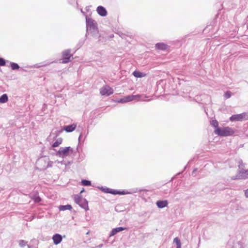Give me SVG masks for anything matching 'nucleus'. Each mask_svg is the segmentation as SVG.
Masks as SVG:
<instances>
[{"instance_id":"obj_25","label":"nucleus","mask_w":248,"mask_h":248,"mask_svg":"<svg viewBox=\"0 0 248 248\" xmlns=\"http://www.w3.org/2000/svg\"><path fill=\"white\" fill-rule=\"evenodd\" d=\"M173 242L176 244L177 246L181 244L180 241L178 237L175 238L173 240Z\"/></svg>"},{"instance_id":"obj_29","label":"nucleus","mask_w":248,"mask_h":248,"mask_svg":"<svg viewBox=\"0 0 248 248\" xmlns=\"http://www.w3.org/2000/svg\"><path fill=\"white\" fill-rule=\"evenodd\" d=\"M245 192V195L246 196V198H248V189L245 190L244 191Z\"/></svg>"},{"instance_id":"obj_33","label":"nucleus","mask_w":248,"mask_h":248,"mask_svg":"<svg viewBox=\"0 0 248 248\" xmlns=\"http://www.w3.org/2000/svg\"><path fill=\"white\" fill-rule=\"evenodd\" d=\"M84 191V189H83L81 191L80 193H81L83 192Z\"/></svg>"},{"instance_id":"obj_5","label":"nucleus","mask_w":248,"mask_h":248,"mask_svg":"<svg viewBox=\"0 0 248 248\" xmlns=\"http://www.w3.org/2000/svg\"><path fill=\"white\" fill-rule=\"evenodd\" d=\"M248 115L246 113H242L239 114H235L232 115L230 120L231 121H241L243 120L246 119Z\"/></svg>"},{"instance_id":"obj_28","label":"nucleus","mask_w":248,"mask_h":248,"mask_svg":"<svg viewBox=\"0 0 248 248\" xmlns=\"http://www.w3.org/2000/svg\"><path fill=\"white\" fill-rule=\"evenodd\" d=\"M116 229H113L111 232H110V236H113V235H114L115 234H116L117 232L116 231Z\"/></svg>"},{"instance_id":"obj_8","label":"nucleus","mask_w":248,"mask_h":248,"mask_svg":"<svg viewBox=\"0 0 248 248\" xmlns=\"http://www.w3.org/2000/svg\"><path fill=\"white\" fill-rule=\"evenodd\" d=\"M139 97V95H129L124 97V98L121 99L120 100H119L118 102L119 103H126L127 102H129L131 101H132L137 98Z\"/></svg>"},{"instance_id":"obj_17","label":"nucleus","mask_w":248,"mask_h":248,"mask_svg":"<svg viewBox=\"0 0 248 248\" xmlns=\"http://www.w3.org/2000/svg\"><path fill=\"white\" fill-rule=\"evenodd\" d=\"M8 101V96L6 94H3L0 97V103H4L7 102Z\"/></svg>"},{"instance_id":"obj_13","label":"nucleus","mask_w":248,"mask_h":248,"mask_svg":"<svg viewBox=\"0 0 248 248\" xmlns=\"http://www.w3.org/2000/svg\"><path fill=\"white\" fill-rule=\"evenodd\" d=\"M76 127V125L75 124L69 125L65 126L64 130L67 132H71L75 129Z\"/></svg>"},{"instance_id":"obj_18","label":"nucleus","mask_w":248,"mask_h":248,"mask_svg":"<svg viewBox=\"0 0 248 248\" xmlns=\"http://www.w3.org/2000/svg\"><path fill=\"white\" fill-rule=\"evenodd\" d=\"M62 140L61 138L57 139L56 141L53 144L52 146L53 147H56L59 146L62 143Z\"/></svg>"},{"instance_id":"obj_1","label":"nucleus","mask_w":248,"mask_h":248,"mask_svg":"<svg viewBox=\"0 0 248 248\" xmlns=\"http://www.w3.org/2000/svg\"><path fill=\"white\" fill-rule=\"evenodd\" d=\"M214 132L216 135L222 137L231 136L234 133L232 129L229 127H218L215 129Z\"/></svg>"},{"instance_id":"obj_20","label":"nucleus","mask_w":248,"mask_h":248,"mask_svg":"<svg viewBox=\"0 0 248 248\" xmlns=\"http://www.w3.org/2000/svg\"><path fill=\"white\" fill-rule=\"evenodd\" d=\"M82 184L84 186H88L91 185V183L90 181L83 180L81 182Z\"/></svg>"},{"instance_id":"obj_19","label":"nucleus","mask_w":248,"mask_h":248,"mask_svg":"<svg viewBox=\"0 0 248 248\" xmlns=\"http://www.w3.org/2000/svg\"><path fill=\"white\" fill-rule=\"evenodd\" d=\"M11 67L13 70H17L19 68L18 65L15 62H11Z\"/></svg>"},{"instance_id":"obj_32","label":"nucleus","mask_w":248,"mask_h":248,"mask_svg":"<svg viewBox=\"0 0 248 248\" xmlns=\"http://www.w3.org/2000/svg\"><path fill=\"white\" fill-rule=\"evenodd\" d=\"M102 246H103V244H101V245H99L98 246V247H99V248H101Z\"/></svg>"},{"instance_id":"obj_7","label":"nucleus","mask_w":248,"mask_h":248,"mask_svg":"<svg viewBox=\"0 0 248 248\" xmlns=\"http://www.w3.org/2000/svg\"><path fill=\"white\" fill-rule=\"evenodd\" d=\"M70 50H66L63 52L62 53V63H67L70 61V58L72 56L70 54Z\"/></svg>"},{"instance_id":"obj_4","label":"nucleus","mask_w":248,"mask_h":248,"mask_svg":"<svg viewBox=\"0 0 248 248\" xmlns=\"http://www.w3.org/2000/svg\"><path fill=\"white\" fill-rule=\"evenodd\" d=\"M113 93V90L108 85L103 86L100 90V93L102 95L109 96Z\"/></svg>"},{"instance_id":"obj_24","label":"nucleus","mask_w":248,"mask_h":248,"mask_svg":"<svg viewBox=\"0 0 248 248\" xmlns=\"http://www.w3.org/2000/svg\"><path fill=\"white\" fill-rule=\"evenodd\" d=\"M115 229H116V231L117 232H118L124 230L125 229H126V228L120 227L116 228H115Z\"/></svg>"},{"instance_id":"obj_16","label":"nucleus","mask_w":248,"mask_h":248,"mask_svg":"<svg viewBox=\"0 0 248 248\" xmlns=\"http://www.w3.org/2000/svg\"><path fill=\"white\" fill-rule=\"evenodd\" d=\"M59 208L60 211H64L66 210H71L72 207L70 205L67 204L66 205H61Z\"/></svg>"},{"instance_id":"obj_31","label":"nucleus","mask_w":248,"mask_h":248,"mask_svg":"<svg viewBox=\"0 0 248 248\" xmlns=\"http://www.w3.org/2000/svg\"><path fill=\"white\" fill-rule=\"evenodd\" d=\"M196 171H197V169H195L194 170H193V172H192L193 174L195 172H196Z\"/></svg>"},{"instance_id":"obj_11","label":"nucleus","mask_w":248,"mask_h":248,"mask_svg":"<svg viewBox=\"0 0 248 248\" xmlns=\"http://www.w3.org/2000/svg\"><path fill=\"white\" fill-rule=\"evenodd\" d=\"M86 22L87 28H88L89 27H90V28H93V29H94L95 28V23L93 19L89 18L87 19L86 18Z\"/></svg>"},{"instance_id":"obj_26","label":"nucleus","mask_w":248,"mask_h":248,"mask_svg":"<svg viewBox=\"0 0 248 248\" xmlns=\"http://www.w3.org/2000/svg\"><path fill=\"white\" fill-rule=\"evenodd\" d=\"M5 64V60L2 58H0V66H3Z\"/></svg>"},{"instance_id":"obj_9","label":"nucleus","mask_w":248,"mask_h":248,"mask_svg":"<svg viewBox=\"0 0 248 248\" xmlns=\"http://www.w3.org/2000/svg\"><path fill=\"white\" fill-rule=\"evenodd\" d=\"M54 243L58 245L62 241V236L59 234H55L52 237Z\"/></svg>"},{"instance_id":"obj_23","label":"nucleus","mask_w":248,"mask_h":248,"mask_svg":"<svg viewBox=\"0 0 248 248\" xmlns=\"http://www.w3.org/2000/svg\"><path fill=\"white\" fill-rule=\"evenodd\" d=\"M33 200L35 202H39L41 201V198L39 196H35L33 198Z\"/></svg>"},{"instance_id":"obj_27","label":"nucleus","mask_w":248,"mask_h":248,"mask_svg":"<svg viewBox=\"0 0 248 248\" xmlns=\"http://www.w3.org/2000/svg\"><path fill=\"white\" fill-rule=\"evenodd\" d=\"M26 242L23 240H20L19 241V245L22 247L25 246L26 245Z\"/></svg>"},{"instance_id":"obj_30","label":"nucleus","mask_w":248,"mask_h":248,"mask_svg":"<svg viewBox=\"0 0 248 248\" xmlns=\"http://www.w3.org/2000/svg\"><path fill=\"white\" fill-rule=\"evenodd\" d=\"M181 244L180 245H178V246H177L176 248H181Z\"/></svg>"},{"instance_id":"obj_12","label":"nucleus","mask_w":248,"mask_h":248,"mask_svg":"<svg viewBox=\"0 0 248 248\" xmlns=\"http://www.w3.org/2000/svg\"><path fill=\"white\" fill-rule=\"evenodd\" d=\"M156 205L158 208H162L167 206L168 202L167 201H158L156 202Z\"/></svg>"},{"instance_id":"obj_15","label":"nucleus","mask_w":248,"mask_h":248,"mask_svg":"<svg viewBox=\"0 0 248 248\" xmlns=\"http://www.w3.org/2000/svg\"><path fill=\"white\" fill-rule=\"evenodd\" d=\"M133 75L136 78H142L145 77L146 76L145 74L138 71H134Z\"/></svg>"},{"instance_id":"obj_6","label":"nucleus","mask_w":248,"mask_h":248,"mask_svg":"<svg viewBox=\"0 0 248 248\" xmlns=\"http://www.w3.org/2000/svg\"><path fill=\"white\" fill-rule=\"evenodd\" d=\"M75 202L80 205L83 208H86L88 206L87 202L85 200L82 199V198L76 195L74 198Z\"/></svg>"},{"instance_id":"obj_21","label":"nucleus","mask_w":248,"mask_h":248,"mask_svg":"<svg viewBox=\"0 0 248 248\" xmlns=\"http://www.w3.org/2000/svg\"><path fill=\"white\" fill-rule=\"evenodd\" d=\"M211 124L212 126H213L215 127H216L217 128H218V122L217 120H213L211 122Z\"/></svg>"},{"instance_id":"obj_14","label":"nucleus","mask_w":248,"mask_h":248,"mask_svg":"<svg viewBox=\"0 0 248 248\" xmlns=\"http://www.w3.org/2000/svg\"><path fill=\"white\" fill-rule=\"evenodd\" d=\"M155 46L158 49L165 50L167 47V45L164 43H157Z\"/></svg>"},{"instance_id":"obj_10","label":"nucleus","mask_w":248,"mask_h":248,"mask_svg":"<svg viewBox=\"0 0 248 248\" xmlns=\"http://www.w3.org/2000/svg\"><path fill=\"white\" fill-rule=\"evenodd\" d=\"M98 14L101 16H104L107 15V11L105 8L101 6H99L97 7L96 10Z\"/></svg>"},{"instance_id":"obj_22","label":"nucleus","mask_w":248,"mask_h":248,"mask_svg":"<svg viewBox=\"0 0 248 248\" xmlns=\"http://www.w3.org/2000/svg\"><path fill=\"white\" fill-rule=\"evenodd\" d=\"M232 95V93L230 91L226 92L224 96L226 98H229Z\"/></svg>"},{"instance_id":"obj_2","label":"nucleus","mask_w":248,"mask_h":248,"mask_svg":"<svg viewBox=\"0 0 248 248\" xmlns=\"http://www.w3.org/2000/svg\"><path fill=\"white\" fill-rule=\"evenodd\" d=\"M73 152V150L70 147H61L57 152L56 155L60 157H64L70 155Z\"/></svg>"},{"instance_id":"obj_34","label":"nucleus","mask_w":248,"mask_h":248,"mask_svg":"<svg viewBox=\"0 0 248 248\" xmlns=\"http://www.w3.org/2000/svg\"><path fill=\"white\" fill-rule=\"evenodd\" d=\"M81 204L84 205V202H81Z\"/></svg>"},{"instance_id":"obj_3","label":"nucleus","mask_w":248,"mask_h":248,"mask_svg":"<svg viewBox=\"0 0 248 248\" xmlns=\"http://www.w3.org/2000/svg\"><path fill=\"white\" fill-rule=\"evenodd\" d=\"M233 180L248 179V170L240 169L238 170L237 175L232 178Z\"/></svg>"}]
</instances>
